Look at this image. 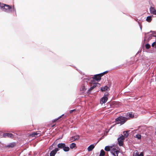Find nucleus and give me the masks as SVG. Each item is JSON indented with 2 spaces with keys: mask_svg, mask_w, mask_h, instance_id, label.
I'll list each match as a JSON object with an SVG mask.
<instances>
[{
  "mask_svg": "<svg viewBox=\"0 0 156 156\" xmlns=\"http://www.w3.org/2000/svg\"><path fill=\"white\" fill-rule=\"evenodd\" d=\"M86 89H87L85 88V86L84 84H83L80 88V90L81 91H85Z\"/></svg>",
  "mask_w": 156,
  "mask_h": 156,
  "instance_id": "f3484780",
  "label": "nucleus"
},
{
  "mask_svg": "<svg viewBox=\"0 0 156 156\" xmlns=\"http://www.w3.org/2000/svg\"><path fill=\"white\" fill-rule=\"evenodd\" d=\"M145 47L146 49H149L150 48L151 46L149 44H146Z\"/></svg>",
  "mask_w": 156,
  "mask_h": 156,
  "instance_id": "bb28decb",
  "label": "nucleus"
},
{
  "mask_svg": "<svg viewBox=\"0 0 156 156\" xmlns=\"http://www.w3.org/2000/svg\"><path fill=\"white\" fill-rule=\"evenodd\" d=\"M128 131H125L123 133L124 136L125 137H127L129 135V134L128 133Z\"/></svg>",
  "mask_w": 156,
  "mask_h": 156,
  "instance_id": "4be33fe9",
  "label": "nucleus"
},
{
  "mask_svg": "<svg viewBox=\"0 0 156 156\" xmlns=\"http://www.w3.org/2000/svg\"><path fill=\"white\" fill-rule=\"evenodd\" d=\"M64 143H59L58 144V145H57V147H58V148H59L60 149H62V147H63V146H64Z\"/></svg>",
  "mask_w": 156,
  "mask_h": 156,
  "instance_id": "a211bd4d",
  "label": "nucleus"
},
{
  "mask_svg": "<svg viewBox=\"0 0 156 156\" xmlns=\"http://www.w3.org/2000/svg\"><path fill=\"white\" fill-rule=\"evenodd\" d=\"M111 152L114 156H118V154L119 153V151L115 148H112L111 150Z\"/></svg>",
  "mask_w": 156,
  "mask_h": 156,
  "instance_id": "39448f33",
  "label": "nucleus"
},
{
  "mask_svg": "<svg viewBox=\"0 0 156 156\" xmlns=\"http://www.w3.org/2000/svg\"><path fill=\"white\" fill-rule=\"evenodd\" d=\"M16 145L15 143H12L9 144V145L5 146V148H12L14 147Z\"/></svg>",
  "mask_w": 156,
  "mask_h": 156,
  "instance_id": "1a4fd4ad",
  "label": "nucleus"
},
{
  "mask_svg": "<svg viewBox=\"0 0 156 156\" xmlns=\"http://www.w3.org/2000/svg\"><path fill=\"white\" fill-rule=\"evenodd\" d=\"M76 146V144L74 143H72V144H70V148L71 149L73 148H74Z\"/></svg>",
  "mask_w": 156,
  "mask_h": 156,
  "instance_id": "5701e85b",
  "label": "nucleus"
},
{
  "mask_svg": "<svg viewBox=\"0 0 156 156\" xmlns=\"http://www.w3.org/2000/svg\"><path fill=\"white\" fill-rule=\"evenodd\" d=\"M75 111H76V109L72 110H71L70 111L69 113H72L73 112H75Z\"/></svg>",
  "mask_w": 156,
  "mask_h": 156,
  "instance_id": "c85d7f7f",
  "label": "nucleus"
},
{
  "mask_svg": "<svg viewBox=\"0 0 156 156\" xmlns=\"http://www.w3.org/2000/svg\"><path fill=\"white\" fill-rule=\"evenodd\" d=\"M55 124L54 125H52V126H51V127H54V126H55Z\"/></svg>",
  "mask_w": 156,
  "mask_h": 156,
  "instance_id": "2f4dec72",
  "label": "nucleus"
},
{
  "mask_svg": "<svg viewBox=\"0 0 156 156\" xmlns=\"http://www.w3.org/2000/svg\"><path fill=\"white\" fill-rule=\"evenodd\" d=\"M97 83H94L93 84V86H92V87L94 88H95V87L96 86H97Z\"/></svg>",
  "mask_w": 156,
  "mask_h": 156,
  "instance_id": "c756f323",
  "label": "nucleus"
},
{
  "mask_svg": "<svg viewBox=\"0 0 156 156\" xmlns=\"http://www.w3.org/2000/svg\"><path fill=\"white\" fill-rule=\"evenodd\" d=\"M155 44H156V42H153L152 43V47H154V46H155Z\"/></svg>",
  "mask_w": 156,
  "mask_h": 156,
  "instance_id": "7c9ffc66",
  "label": "nucleus"
},
{
  "mask_svg": "<svg viewBox=\"0 0 156 156\" xmlns=\"http://www.w3.org/2000/svg\"><path fill=\"white\" fill-rule=\"evenodd\" d=\"M91 87L88 90L87 92L88 93L90 94L91 91L94 89V88L91 85Z\"/></svg>",
  "mask_w": 156,
  "mask_h": 156,
  "instance_id": "393cba45",
  "label": "nucleus"
},
{
  "mask_svg": "<svg viewBox=\"0 0 156 156\" xmlns=\"http://www.w3.org/2000/svg\"><path fill=\"white\" fill-rule=\"evenodd\" d=\"M38 134H40L37 132H33L30 135V136L32 137H36Z\"/></svg>",
  "mask_w": 156,
  "mask_h": 156,
  "instance_id": "dca6fc26",
  "label": "nucleus"
},
{
  "mask_svg": "<svg viewBox=\"0 0 156 156\" xmlns=\"http://www.w3.org/2000/svg\"><path fill=\"white\" fill-rule=\"evenodd\" d=\"M128 119L127 118L120 116L116 119L115 121L117 124H120L122 125Z\"/></svg>",
  "mask_w": 156,
  "mask_h": 156,
  "instance_id": "f03ea898",
  "label": "nucleus"
},
{
  "mask_svg": "<svg viewBox=\"0 0 156 156\" xmlns=\"http://www.w3.org/2000/svg\"><path fill=\"white\" fill-rule=\"evenodd\" d=\"M64 115V114L62 115L61 116H60L57 119H55L54 120H52V122H56L59 119H60Z\"/></svg>",
  "mask_w": 156,
  "mask_h": 156,
  "instance_id": "b1692460",
  "label": "nucleus"
},
{
  "mask_svg": "<svg viewBox=\"0 0 156 156\" xmlns=\"http://www.w3.org/2000/svg\"><path fill=\"white\" fill-rule=\"evenodd\" d=\"M59 150L58 148H56L55 149L52 150L50 153V156H55V154Z\"/></svg>",
  "mask_w": 156,
  "mask_h": 156,
  "instance_id": "0eeeda50",
  "label": "nucleus"
},
{
  "mask_svg": "<svg viewBox=\"0 0 156 156\" xmlns=\"http://www.w3.org/2000/svg\"><path fill=\"white\" fill-rule=\"evenodd\" d=\"M105 155V152L103 150H101L99 156H104Z\"/></svg>",
  "mask_w": 156,
  "mask_h": 156,
  "instance_id": "aec40b11",
  "label": "nucleus"
},
{
  "mask_svg": "<svg viewBox=\"0 0 156 156\" xmlns=\"http://www.w3.org/2000/svg\"><path fill=\"white\" fill-rule=\"evenodd\" d=\"M3 136L5 138H12L14 137V135L11 133H5L3 134Z\"/></svg>",
  "mask_w": 156,
  "mask_h": 156,
  "instance_id": "423d86ee",
  "label": "nucleus"
},
{
  "mask_svg": "<svg viewBox=\"0 0 156 156\" xmlns=\"http://www.w3.org/2000/svg\"><path fill=\"white\" fill-rule=\"evenodd\" d=\"M155 48L156 49V43L155 44Z\"/></svg>",
  "mask_w": 156,
  "mask_h": 156,
  "instance_id": "473e14b6",
  "label": "nucleus"
},
{
  "mask_svg": "<svg viewBox=\"0 0 156 156\" xmlns=\"http://www.w3.org/2000/svg\"><path fill=\"white\" fill-rule=\"evenodd\" d=\"M109 90V87L107 86H105L104 87H103L101 88V90L102 91H105L106 90Z\"/></svg>",
  "mask_w": 156,
  "mask_h": 156,
  "instance_id": "2eb2a0df",
  "label": "nucleus"
},
{
  "mask_svg": "<svg viewBox=\"0 0 156 156\" xmlns=\"http://www.w3.org/2000/svg\"><path fill=\"white\" fill-rule=\"evenodd\" d=\"M108 73V71H105L103 73L96 74L94 75V77H92L93 80H96L98 81H100L101 79V77L104 75Z\"/></svg>",
  "mask_w": 156,
  "mask_h": 156,
  "instance_id": "7ed1b4c3",
  "label": "nucleus"
},
{
  "mask_svg": "<svg viewBox=\"0 0 156 156\" xmlns=\"http://www.w3.org/2000/svg\"><path fill=\"white\" fill-rule=\"evenodd\" d=\"M112 147H109V146H106L105 147V150L106 151H111L110 148H112Z\"/></svg>",
  "mask_w": 156,
  "mask_h": 156,
  "instance_id": "6ab92c4d",
  "label": "nucleus"
},
{
  "mask_svg": "<svg viewBox=\"0 0 156 156\" xmlns=\"http://www.w3.org/2000/svg\"><path fill=\"white\" fill-rule=\"evenodd\" d=\"M124 139V136L122 134H121V136L118 139V144L119 146H121L123 145V141Z\"/></svg>",
  "mask_w": 156,
  "mask_h": 156,
  "instance_id": "20e7f679",
  "label": "nucleus"
},
{
  "mask_svg": "<svg viewBox=\"0 0 156 156\" xmlns=\"http://www.w3.org/2000/svg\"><path fill=\"white\" fill-rule=\"evenodd\" d=\"M108 100L107 97L105 95L102 97L101 99V102H102V103H104L106 102Z\"/></svg>",
  "mask_w": 156,
  "mask_h": 156,
  "instance_id": "9d476101",
  "label": "nucleus"
},
{
  "mask_svg": "<svg viewBox=\"0 0 156 156\" xmlns=\"http://www.w3.org/2000/svg\"><path fill=\"white\" fill-rule=\"evenodd\" d=\"M64 146H63L62 148V149H63L64 151L67 152L69 150V148L68 147L66 146V144H64Z\"/></svg>",
  "mask_w": 156,
  "mask_h": 156,
  "instance_id": "ddd939ff",
  "label": "nucleus"
},
{
  "mask_svg": "<svg viewBox=\"0 0 156 156\" xmlns=\"http://www.w3.org/2000/svg\"><path fill=\"white\" fill-rule=\"evenodd\" d=\"M136 137L138 139H140L141 138V135L140 134H137L136 135Z\"/></svg>",
  "mask_w": 156,
  "mask_h": 156,
  "instance_id": "a878e982",
  "label": "nucleus"
},
{
  "mask_svg": "<svg viewBox=\"0 0 156 156\" xmlns=\"http://www.w3.org/2000/svg\"><path fill=\"white\" fill-rule=\"evenodd\" d=\"M129 117L131 118H132L133 117V115L132 113H129Z\"/></svg>",
  "mask_w": 156,
  "mask_h": 156,
  "instance_id": "cd10ccee",
  "label": "nucleus"
},
{
  "mask_svg": "<svg viewBox=\"0 0 156 156\" xmlns=\"http://www.w3.org/2000/svg\"><path fill=\"white\" fill-rule=\"evenodd\" d=\"M96 145L95 144L94 145V144H91L90 146H89L87 148V150L88 151H92L93 149L94 148L95 146Z\"/></svg>",
  "mask_w": 156,
  "mask_h": 156,
  "instance_id": "f8f14e48",
  "label": "nucleus"
},
{
  "mask_svg": "<svg viewBox=\"0 0 156 156\" xmlns=\"http://www.w3.org/2000/svg\"><path fill=\"white\" fill-rule=\"evenodd\" d=\"M150 10L151 14L156 15V10L154 7H151L150 8Z\"/></svg>",
  "mask_w": 156,
  "mask_h": 156,
  "instance_id": "9b49d317",
  "label": "nucleus"
},
{
  "mask_svg": "<svg viewBox=\"0 0 156 156\" xmlns=\"http://www.w3.org/2000/svg\"><path fill=\"white\" fill-rule=\"evenodd\" d=\"M79 139V136H74L71 137L70 138V141L72 142L75 140H77Z\"/></svg>",
  "mask_w": 156,
  "mask_h": 156,
  "instance_id": "6e6552de",
  "label": "nucleus"
},
{
  "mask_svg": "<svg viewBox=\"0 0 156 156\" xmlns=\"http://www.w3.org/2000/svg\"><path fill=\"white\" fill-rule=\"evenodd\" d=\"M0 7L2 10L6 12H10L12 11V7L10 5L0 3Z\"/></svg>",
  "mask_w": 156,
  "mask_h": 156,
  "instance_id": "f257e3e1",
  "label": "nucleus"
},
{
  "mask_svg": "<svg viewBox=\"0 0 156 156\" xmlns=\"http://www.w3.org/2000/svg\"><path fill=\"white\" fill-rule=\"evenodd\" d=\"M133 156H144L143 152H141L139 154V152L137 151L136 152L134 153L133 154Z\"/></svg>",
  "mask_w": 156,
  "mask_h": 156,
  "instance_id": "4468645a",
  "label": "nucleus"
},
{
  "mask_svg": "<svg viewBox=\"0 0 156 156\" xmlns=\"http://www.w3.org/2000/svg\"><path fill=\"white\" fill-rule=\"evenodd\" d=\"M146 20L149 22H150L152 20L151 17V16H147L146 19Z\"/></svg>",
  "mask_w": 156,
  "mask_h": 156,
  "instance_id": "412c9836",
  "label": "nucleus"
}]
</instances>
